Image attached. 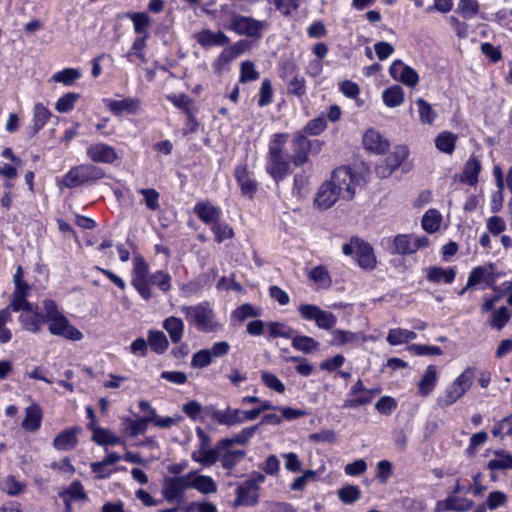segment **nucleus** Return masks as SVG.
<instances>
[{
    "label": "nucleus",
    "mask_w": 512,
    "mask_h": 512,
    "mask_svg": "<svg viewBox=\"0 0 512 512\" xmlns=\"http://www.w3.org/2000/svg\"><path fill=\"white\" fill-rule=\"evenodd\" d=\"M20 310H23L20 321L26 330L37 332L40 326L46 323L52 335H64V316L53 300L43 301V312L41 313L33 312L32 304L26 300Z\"/></svg>",
    "instance_id": "nucleus-1"
},
{
    "label": "nucleus",
    "mask_w": 512,
    "mask_h": 512,
    "mask_svg": "<svg viewBox=\"0 0 512 512\" xmlns=\"http://www.w3.org/2000/svg\"><path fill=\"white\" fill-rule=\"evenodd\" d=\"M181 311L188 323L199 332L213 333L220 327L216 314L208 302L182 306Z\"/></svg>",
    "instance_id": "nucleus-2"
},
{
    "label": "nucleus",
    "mask_w": 512,
    "mask_h": 512,
    "mask_svg": "<svg viewBox=\"0 0 512 512\" xmlns=\"http://www.w3.org/2000/svg\"><path fill=\"white\" fill-rule=\"evenodd\" d=\"M328 181L333 182L340 197L347 201L354 198L356 187L360 184L359 176L346 166L336 168Z\"/></svg>",
    "instance_id": "nucleus-3"
},
{
    "label": "nucleus",
    "mask_w": 512,
    "mask_h": 512,
    "mask_svg": "<svg viewBox=\"0 0 512 512\" xmlns=\"http://www.w3.org/2000/svg\"><path fill=\"white\" fill-rule=\"evenodd\" d=\"M475 379L472 367H467L446 389L444 396L438 399L441 406H451L462 398L471 388Z\"/></svg>",
    "instance_id": "nucleus-4"
},
{
    "label": "nucleus",
    "mask_w": 512,
    "mask_h": 512,
    "mask_svg": "<svg viewBox=\"0 0 512 512\" xmlns=\"http://www.w3.org/2000/svg\"><path fill=\"white\" fill-rule=\"evenodd\" d=\"M268 27L266 21H259L252 17L232 14L227 28L238 35L259 39L262 31Z\"/></svg>",
    "instance_id": "nucleus-5"
},
{
    "label": "nucleus",
    "mask_w": 512,
    "mask_h": 512,
    "mask_svg": "<svg viewBox=\"0 0 512 512\" xmlns=\"http://www.w3.org/2000/svg\"><path fill=\"white\" fill-rule=\"evenodd\" d=\"M301 317L305 320H313L320 329L330 330L337 322L336 316L314 304H301L298 307Z\"/></svg>",
    "instance_id": "nucleus-6"
},
{
    "label": "nucleus",
    "mask_w": 512,
    "mask_h": 512,
    "mask_svg": "<svg viewBox=\"0 0 512 512\" xmlns=\"http://www.w3.org/2000/svg\"><path fill=\"white\" fill-rule=\"evenodd\" d=\"M104 172L101 168L91 164L79 165L66 174V187H76L88 181L101 179Z\"/></svg>",
    "instance_id": "nucleus-7"
},
{
    "label": "nucleus",
    "mask_w": 512,
    "mask_h": 512,
    "mask_svg": "<svg viewBox=\"0 0 512 512\" xmlns=\"http://www.w3.org/2000/svg\"><path fill=\"white\" fill-rule=\"evenodd\" d=\"M341 198L339 191L334 188L333 182H323L314 197V207L320 211L331 208Z\"/></svg>",
    "instance_id": "nucleus-8"
},
{
    "label": "nucleus",
    "mask_w": 512,
    "mask_h": 512,
    "mask_svg": "<svg viewBox=\"0 0 512 512\" xmlns=\"http://www.w3.org/2000/svg\"><path fill=\"white\" fill-rule=\"evenodd\" d=\"M23 270L22 267L19 266L17 268V271L14 275V284H15V291L12 295V300L10 303V306L14 311H19L20 308L25 303V299L30 291V286L23 281Z\"/></svg>",
    "instance_id": "nucleus-9"
},
{
    "label": "nucleus",
    "mask_w": 512,
    "mask_h": 512,
    "mask_svg": "<svg viewBox=\"0 0 512 512\" xmlns=\"http://www.w3.org/2000/svg\"><path fill=\"white\" fill-rule=\"evenodd\" d=\"M474 503L472 500L457 495L449 494L446 499L438 501L436 503V511H457L466 512L473 507Z\"/></svg>",
    "instance_id": "nucleus-10"
},
{
    "label": "nucleus",
    "mask_w": 512,
    "mask_h": 512,
    "mask_svg": "<svg viewBox=\"0 0 512 512\" xmlns=\"http://www.w3.org/2000/svg\"><path fill=\"white\" fill-rule=\"evenodd\" d=\"M494 280L495 276L492 265L478 266L471 271L466 288H473L481 283L490 286L494 283Z\"/></svg>",
    "instance_id": "nucleus-11"
},
{
    "label": "nucleus",
    "mask_w": 512,
    "mask_h": 512,
    "mask_svg": "<svg viewBox=\"0 0 512 512\" xmlns=\"http://www.w3.org/2000/svg\"><path fill=\"white\" fill-rule=\"evenodd\" d=\"M87 154L94 162L113 163L117 159L114 148L104 143L91 145L87 149Z\"/></svg>",
    "instance_id": "nucleus-12"
},
{
    "label": "nucleus",
    "mask_w": 512,
    "mask_h": 512,
    "mask_svg": "<svg viewBox=\"0 0 512 512\" xmlns=\"http://www.w3.org/2000/svg\"><path fill=\"white\" fill-rule=\"evenodd\" d=\"M194 213L206 224H216L221 217V209L209 201H202L195 205Z\"/></svg>",
    "instance_id": "nucleus-13"
},
{
    "label": "nucleus",
    "mask_w": 512,
    "mask_h": 512,
    "mask_svg": "<svg viewBox=\"0 0 512 512\" xmlns=\"http://www.w3.org/2000/svg\"><path fill=\"white\" fill-rule=\"evenodd\" d=\"M234 175L241 188L242 194L247 195L249 198H253L257 191V183L250 178L247 167L243 165L237 166L235 168Z\"/></svg>",
    "instance_id": "nucleus-14"
},
{
    "label": "nucleus",
    "mask_w": 512,
    "mask_h": 512,
    "mask_svg": "<svg viewBox=\"0 0 512 512\" xmlns=\"http://www.w3.org/2000/svg\"><path fill=\"white\" fill-rule=\"evenodd\" d=\"M195 39L202 47L224 46L229 43V38L223 32H213L209 29L196 34Z\"/></svg>",
    "instance_id": "nucleus-15"
},
{
    "label": "nucleus",
    "mask_w": 512,
    "mask_h": 512,
    "mask_svg": "<svg viewBox=\"0 0 512 512\" xmlns=\"http://www.w3.org/2000/svg\"><path fill=\"white\" fill-rule=\"evenodd\" d=\"M356 260L360 267L367 270H372L376 266V258L373 252V248L366 242H356Z\"/></svg>",
    "instance_id": "nucleus-16"
},
{
    "label": "nucleus",
    "mask_w": 512,
    "mask_h": 512,
    "mask_svg": "<svg viewBox=\"0 0 512 512\" xmlns=\"http://www.w3.org/2000/svg\"><path fill=\"white\" fill-rule=\"evenodd\" d=\"M437 380V367L434 365L428 366L417 384L419 394L423 397H427L428 395H430L436 386Z\"/></svg>",
    "instance_id": "nucleus-17"
},
{
    "label": "nucleus",
    "mask_w": 512,
    "mask_h": 512,
    "mask_svg": "<svg viewBox=\"0 0 512 512\" xmlns=\"http://www.w3.org/2000/svg\"><path fill=\"white\" fill-rule=\"evenodd\" d=\"M212 418L220 425L235 426L243 423L242 410L227 408L225 410H215Z\"/></svg>",
    "instance_id": "nucleus-18"
},
{
    "label": "nucleus",
    "mask_w": 512,
    "mask_h": 512,
    "mask_svg": "<svg viewBox=\"0 0 512 512\" xmlns=\"http://www.w3.org/2000/svg\"><path fill=\"white\" fill-rule=\"evenodd\" d=\"M106 105L114 114H121L122 112L133 114L139 110L141 101L138 98H125L122 100H108Z\"/></svg>",
    "instance_id": "nucleus-19"
},
{
    "label": "nucleus",
    "mask_w": 512,
    "mask_h": 512,
    "mask_svg": "<svg viewBox=\"0 0 512 512\" xmlns=\"http://www.w3.org/2000/svg\"><path fill=\"white\" fill-rule=\"evenodd\" d=\"M162 495L168 503L181 502L185 497V493L174 477H167L164 479Z\"/></svg>",
    "instance_id": "nucleus-20"
},
{
    "label": "nucleus",
    "mask_w": 512,
    "mask_h": 512,
    "mask_svg": "<svg viewBox=\"0 0 512 512\" xmlns=\"http://www.w3.org/2000/svg\"><path fill=\"white\" fill-rule=\"evenodd\" d=\"M363 144L366 149L376 153H383L389 147V143L381 134L373 129L368 130L363 136Z\"/></svg>",
    "instance_id": "nucleus-21"
},
{
    "label": "nucleus",
    "mask_w": 512,
    "mask_h": 512,
    "mask_svg": "<svg viewBox=\"0 0 512 512\" xmlns=\"http://www.w3.org/2000/svg\"><path fill=\"white\" fill-rule=\"evenodd\" d=\"M427 280L433 283L444 282L450 284L456 277V270L454 268H443L439 266H433L427 269Z\"/></svg>",
    "instance_id": "nucleus-22"
},
{
    "label": "nucleus",
    "mask_w": 512,
    "mask_h": 512,
    "mask_svg": "<svg viewBox=\"0 0 512 512\" xmlns=\"http://www.w3.org/2000/svg\"><path fill=\"white\" fill-rule=\"evenodd\" d=\"M162 327L167 331L173 343H179L184 334V322L181 318L170 316L164 319Z\"/></svg>",
    "instance_id": "nucleus-23"
},
{
    "label": "nucleus",
    "mask_w": 512,
    "mask_h": 512,
    "mask_svg": "<svg viewBox=\"0 0 512 512\" xmlns=\"http://www.w3.org/2000/svg\"><path fill=\"white\" fill-rule=\"evenodd\" d=\"M191 458L194 462L201 464L204 467L215 464L220 458V452L217 447L197 449L191 453Z\"/></svg>",
    "instance_id": "nucleus-24"
},
{
    "label": "nucleus",
    "mask_w": 512,
    "mask_h": 512,
    "mask_svg": "<svg viewBox=\"0 0 512 512\" xmlns=\"http://www.w3.org/2000/svg\"><path fill=\"white\" fill-rule=\"evenodd\" d=\"M42 411L38 405H31L26 408V415L22 421L24 430L34 432L40 427Z\"/></svg>",
    "instance_id": "nucleus-25"
},
{
    "label": "nucleus",
    "mask_w": 512,
    "mask_h": 512,
    "mask_svg": "<svg viewBox=\"0 0 512 512\" xmlns=\"http://www.w3.org/2000/svg\"><path fill=\"white\" fill-rule=\"evenodd\" d=\"M256 491V489L250 487L248 483L245 481L236 489V504L246 506L256 505L258 502V494L256 493Z\"/></svg>",
    "instance_id": "nucleus-26"
},
{
    "label": "nucleus",
    "mask_w": 512,
    "mask_h": 512,
    "mask_svg": "<svg viewBox=\"0 0 512 512\" xmlns=\"http://www.w3.org/2000/svg\"><path fill=\"white\" fill-rule=\"evenodd\" d=\"M493 454L495 457L487 464L489 470L512 469V455L508 451L499 449L495 450Z\"/></svg>",
    "instance_id": "nucleus-27"
},
{
    "label": "nucleus",
    "mask_w": 512,
    "mask_h": 512,
    "mask_svg": "<svg viewBox=\"0 0 512 512\" xmlns=\"http://www.w3.org/2000/svg\"><path fill=\"white\" fill-rule=\"evenodd\" d=\"M457 135L450 131H443L435 138L436 148L448 155H451L456 146Z\"/></svg>",
    "instance_id": "nucleus-28"
},
{
    "label": "nucleus",
    "mask_w": 512,
    "mask_h": 512,
    "mask_svg": "<svg viewBox=\"0 0 512 512\" xmlns=\"http://www.w3.org/2000/svg\"><path fill=\"white\" fill-rule=\"evenodd\" d=\"M269 165L267 167V172L271 175V177L279 182L282 180L289 170V163L283 160L282 157L277 158H268Z\"/></svg>",
    "instance_id": "nucleus-29"
},
{
    "label": "nucleus",
    "mask_w": 512,
    "mask_h": 512,
    "mask_svg": "<svg viewBox=\"0 0 512 512\" xmlns=\"http://www.w3.org/2000/svg\"><path fill=\"white\" fill-rule=\"evenodd\" d=\"M481 168L480 161L474 156L470 157L464 166L462 181L467 182L469 185H475L478 182Z\"/></svg>",
    "instance_id": "nucleus-30"
},
{
    "label": "nucleus",
    "mask_w": 512,
    "mask_h": 512,
    "mask_svg": "<svg viewBox=\"0 0 512 512\" xmlns=\"http://www.w3.org/2000/svg\"><path fill=\"white\" fill-rule=\"evenodd\" d=\"M383 101L388 107H397L404 102V91L401 86L393 85L383 91Z\"/></svg>",
    "instance_id": "nucleus-31"
},
{
    "label": "nucleus",
    "mask_w": 512,
    "mask_h": 512,
    "mask_svg": "<svg viewBox=\"0 0 512 512\" xmlns=\"http://www.w3.org/2000/svg\"><path fill=\"white\" fill-rule=\"evenodd\" d=\"M292 346L303 353L309 354L319 349V342L314 338L304 335L292 336Z\"/></svg>",
    "instance_id": "nucleus-32"
},
{
    "label": "nucleus",
    "mask_w": 512,
    "mask_h": 512,
    "mask_svg": "<svg viewBox=\"0 0 512 512\" xmlns=\"http://www.w3.org/2000/svg\"><path fill=\"white\" fill-rule=\"evenodd\" d=\"M193 489H196L202 494H213L217 491V484L211 477L199 475L198 472L195 471Z\"/></svg>",
    "instance_id": "nucleus-33"
},
{
    "label": "nucleus",
    "mask_w": 512,
    "mask_h": 512,
    "mask_svg": "<svg viewBox=\"0 0 512 512\" xmlns=\"http://www.w3.org/2000/svg\"><path fill=\"white\" fill-rule=\"evenodd\" d=\"M416 336L417 335L414 331L401 329V328L391 329L387 335V342L390 345L395 346V345L406 343L410 340H414L416 338Z\"/></svg>",
    "instance_id": "nucleus-34"
},
{
    "label": "nucleus",
    "mask_w": 512,
    "mask_h": 512,
    "mask_svg": "<svg viewBox=\"0 0 512 512\" xmlns=\"http://www.w3.org/2000/svg\"><path fill=\"white\" fill-rule=\"evenodd\" d=\"M442 216L436 209L428 210L422 217V227L428 233L436 232L441 224Z\"/></svg>",
    "instance_id": "nucleus-35"
},
{
    "label": "nucleus",
    "mask_w": 512,
    "mask_h": 512,
    "mask_svg": "<svg viewBox=\"0 0 512 512\" xmlns=\"http://www.w3.org/2000/svg\"><path fill=\"white\" fill-rule=\"evenodd\" d=\"M93 440L100 445H116L121 443V438L114 435L110 430L100 427H92Z\"/></svg>",
    "instance_id": "nucleus-36"
},
{
    "label": "nucleus",
    "mask_w": 512,
    "mask_h": 512,
    "mask_svg": "<svg viewBox=\"0 0 512 512\" xmlns=\"http://www.w3.org/2000/svg\"><path fill=\"white\" fill-rule=\"evenodd\" d=\"M394 252L399 255L415 253L416 246L413 244V239L407 235H397L394 239Z\"/></svg>",
    "instance_id": "nucleus-37"
},
{
    "label": "nucleus",
    "mask_w": 512,
    "mask_h": 512,
    "mask_svg": "<svg viewBox=\"0 0 512 512\" xmlns=\"http://www.w3.org/2000/svg\"><path fill=\"white\" fill-rule=\"evenodd\" d=\"M148 344L156 353H163L169 345L166 335L161 331H150L148 334Z\"/></svg>",
    "instance_id": "nucleus-38"
},
{
    "label": "nucleus",
    "mask_w": 512,
    "mask_h": 512,
    "mask_svg": "<svg viewBox=\"0 0 512 512\" xmlns=\"http://www.w3.org/2000/svg\"><path fill=\"white\" fill-rule=\"evenodd\" d=\"M375 396L374 391H364L357 395H348L347 399L343 403L345 408H357L359 406L370 403Z\"/></svg>",
    "instance_id": "nucleus-39"
},
{
    "label": "nucleus",
    "mask_w": 512,
    "mask_h": 512,
    "mask_svg": "<svg viewBox=\"0 0 512 512\" xmlns=\"http://www.w3.org/2000/svg\"><path fill=\"white\" fill-rule=\"evenodd\" d=\"M246 456L245 450H227L222 454L221 464L224 469H233Z\"/></svg>",
    "instance_id": "nucleus-40"
},
{
    "label": "nucleus",
    "mask_w": 512,
    "mask_h": 512,
    "mask_svg": "<svg viewBox=\"0 0 512 512\" xmlns=\"http://www.w3.org/2000/svg\"><path fill=\"white\" fill-rule=\"evenodd\" d=\"M338 497L344 504H352L361 497V491L358 486L345 485L338 490Z\"/></svg>",
    "instance_id": "nucleus-41"
},
{
    "label": "nucleus",
    "mask_w": 512,
    "mask_h": 512,
    "mask_svg": "<svg viewBox=\"0 0 512 512\" xmlns=\"http://www.w3.org/2000/svg\"><path fill=\"white\" fill-rule=\"evenodd\" d=\"M268 332L270 338L282 337L292 339V336L294 335V330L281 322H270L268 324Z\"/></svg>",
    "instance_id": "nucleus-42"
},
{
    "label": "nucleus",
    "mask_w": 512,
    "mask_h": 512,
    "mask_svg": "<svg viewBox=\"0 0 512 512\" xmlns=\"http://www.w3.org/2000/svg\"><path fill=\"white\" fill-rule=\"evenodd\" d=\"M33 129L40 130L47 120L50 118V111L41 103H38L33 108Z\"/></svg>",
    "instance_id": "nucleus-43"
},
{
    "label": "nucleus",
    "mask_w": 512,
    "mask_h": 512,
    "mask_svg": "<svg viewBox=\"0 0 512 512\" xmlns=\"http://www.w3.org/2000/svg\"><path fill=\"white\" fill-rule=\"evenodd\" d=\"M510 314L506 307H500L499 309L492 312L490 319H489V325L492 328H495L497 330H501L509 321Z\"/></svg>",
    "instance_id": "nucleus-44"
},
{
    "label": "nucleus",
    "mask_w": 512,
    "mask_h": 512,
    "mask_svg": "<svg viewBox=\"0 0 512 512\" xmlns=\"http://www.w3.org/2000/svg\"><path fill=\"white\" fill-rule=\"evenodd\" d=\"M491 432L494 437H499L501 440L505 436L512 437V413L499 421Z\"/></svg>",
    "instance_id": "nucleus-45"
},
{
    "label": "nucleus",
    "mask_w": 512,
    "mask_h": 512,
    "mask_svg": "<svg viewBox=\"0 0 512 512\" xmlns=\"http://www.w3.org/2000/svg\"><path fill=\"white\" fill-rule=\"evenodd\" d=\"M416 103L418 105V111H419V116H420L421 122L424 124H428V125L433 124V122L436 118V113L432 109L431 105L427 101H425L423 98H419L416 101Z\"/></svg>",
    "instance_id": "nucleus-46"
},
{
    "label": "nucleus",
    "mask_w": 512,
    "mask_h": 512,
    "mask_svg": "<svg viewBox=\"0 0 512 512\" xmlns=\"http://www.w3.org/2000/svg\"><path fill=\"white\" fill-rule=\"evenodd\" d=\"M407 156L408 151L405 147H397L383 160L392 170L395 171L402 164V162L406 159Z\"/></svg>",
    "instance_id": "nucleus-47"
},
{
    "label": "nucleus",
    "mask_w": 512,
    "mask_h": 512,
    "mask_svg": "<svg viewBox=\"0 0 512 512\" xmlns=\"http://www.w3.org/2000/svg\"><path fill=\"white\" fill-rule=\"evenodd\" d=\"M309 278L321 287H328L331 284L329 272L326 267L322 265L313 268L309 273Z\"/></svg>",
    "instance_id": "nucleus-48"
},
{
    "label": "nucleus",
    "mask_w": 512,
    "mask_h": 512,
    "mask_svg": "<svg viewBox=\"0 0 512 512\" xmlns=\"http://www.w3.org/2000/svg\"><path fill=\"white\" fill-rule=\"evenodd\" d=\"M260 315V310L254 308L252 305L245 303L236 308L232 313V319L237 322H243L249 317H256Z\"/></svg>",
    "instance_id": "nucleus-49"
},
{
    "label": "nucleus",
    "mask_w": 512,
    "mask_h": 512,
    "mask_svg": "<svg viewBox=\"0 0 512 512\" xmlns=\"http://www.w3.org/2000/svg\"><path fill=\"white\" fill-rule=\"evenodd\" d=\"M212 363L211 353L208 349H200L192 355L191 367L196 369H204Z\"/></svg>",
    "instance_id": "nucleus-50"
},
{
    "label": "nucleus",
    "mask_w": 512,
    "mask_h": 512,
    "mask_svg": "<svg viewBox=\"0 0 512 512\" xmlns=\"http://www.w3.org/2000/svg\"><path fill=\"white\" fill-rule=\"evenodd\" d=\"M359 339V334L337 329L333 331L332 344L337 346H343L347 343L356 342Z\"/></svg>",
    "instance_id": "nucleus-51"
},
{
    "label": "nucleus",
    "mask_w": 512,
    "mask_h": 512,
    "mask_svg": "<svg viewBox=\"0 0 512 512\" xmlns=\"http://www.w3.org/2000/svg\"><path fill=\"white\" fill-rule=\"evenodd\" d=\"M288 135L283 133H277L269 144L268 158L282 157V146L287 141Z\"/></svg>",
    "instance_id": "nucleus-52"
},
{
    "label": "nucleus",
    "mask_w": 512,
    "mask_h": 512,
    "mask_svg": "<svg viewBox=\"0 0 512 512\" xmlns=\"http://www.w3.org/2000/svg\"><path fill=\"white\" fill-rule=\"evenodd\" d=\"M261 379L265 386L271 390H274L278 393H283L285 391L284 384L275 374L264 371L261 373Z\"/></svg>",
    "instance_id": "nucleus-53"
},
{
    "label": "nucleus",
    "mask_w": 512,
    "mask_h": 512,
    "mask_svg": "<svg viewBox=\"0 0 512 512\" xmlns=\"http://www.w3.org/2000/svg\"><path fill=\"white\" fill-rule=\"evenodd\" d=\"M150 419L151 422H153L157 427L170 428L173 425H176L182 419V417H160L156 414L154 409H150Z\"/></svg>",
    "instance_id": "nucleus-54"
},
{
    "label": "nucleus",
    "mask_w": 512,
    "mask_h": 512,
    "mask_svg": "<svg viewBox=\"0 0 512 512\" xmlns=\"http://www.w3.org/2000/svg\"><path fill=\"white\" fill-rule=\"evenodd\" d=\"M139 193L143 195L148 209L153 211L159 209V193L155 189L143 188L139 190Z\"/></svg>",
    "instance_id": "nucleus-55"
},
{
    "label": "nucleus",
    "mask_w": 512,
    "mask_h": 512,
    "mask_svg": "<svg viewBox=\"0 0 512 512\" xmlns=\"http://www.w3.org/2000/svg\"><path fill=\"white\" fill-rule=\"evenodd\" d=\"M212 231L215 234V240L218 243H222L226 239L234 237V230L228 224H215L212 227Z\"/></svg>",
    "instance_id": "nucleus-56"
},
{
    "label": "nucleus",
    "mask_w": 512,
    "mask_h": 512,
    "mask_svg": "<svg viewBox=\"0 0 512 512\" xmlns=\"http://www.w3.org/2000/svg\"><path fill=\"white\" fill-rule=\"evenodd\" d=\"M273 100V89L269 79H264L261 84L258 105L260 107L270 104Z\"/></svg>",
    "instance_id": "nucleus-57"
},
{
    "label": "nucleus",
    "mask_w": 512,
    "mask_h": 512,
    "mask_svg": "<svg viewBox=\"0 0 512 512\" xmlns=\"http://www.w3.org/2000/svg\"><path fill=\"white\" fill-rule=\"evenodd\" d=\"M150 422V416L138 420H128V428L130 429V435L135 437L144 434Z\"/></svg>",
    "instance_id": "nucleus-58"
},
{
    "label": "nucleus",
    "mask_w": 512,
    "mask_h": 512,
    "mask_svg": "<svg viewBox=\"0 0 512 512\" xmlns=\"http://www.w3.org/2000/svg\"><path fill=\"white\" fill-rule=\"evenodd\" d=\"M258 77L259 73L256 71L254 64L252 62L245 61L241 64V73L239 79L241 83L256 80Z\"/></svg>",
    "instance_id": "nucleus-59"
},
{
    "label": "nucleus",
    "mask_w": 512,
    "mask_h": 512,
    "mask_svg": "<svg viewBox=\"0 0 512 512\" xmlns=\"http://www.w3.org/2000/svg\"><path fill=\"white\" fill-rule=\"evenodd\" d=\"M399 81L406 86L415 87L419 82V75L413 68L406 65L401 71Z\"/></svg>",
    "instance_id": "nucleus-60"
},
{
    "label": "nucleus",
    "mask_w": 512,
    "mask_h": 512,
    "mask_svg": "<svg viewBox=\"0 0 512 512\" xmlns=\"http://www.w3.org/2000/svg\"><path fill=\"white\" fill-rule=\"evenodd\" d=\"M459 11L464 18H472L478 12V2L476 0H460Z\"/></svg>",
    "instance_id": "nucleus-61"
},
{
    "label": "nucleus",
    "mask_w": 512,
    "mask_h": 512,
    "mask_svg": "<svg viewBox=\"0 0 512 512\" xmlns=\"http://www.w3.org/2000/svg\"><path fill=\"white\" fill-rule=\"evenodd\" d=\"M396 406L395 399L389 396H383L375 403L376 410L385 415L390 414Z\"/></svg>",
    "instance_id": "nucleus-62"
},
{
    "label": "nucleus",
    "mask_w": 512,
    "mask_h": 512,
    "mask_svg": "<svg viewBox=\"0 0 512 512\" xmlns=\"http://www.w3.org/2000/svg\"><path fill=\"white\" fill-rule=\"evenodd\" d=\"M393 473L392 463L388 460H381L377 463V478L381 483H386Z\"/></svg>",
    "instance_id": "nucleus-63"
},
{
    "label": "nucleus",
    "mask_w": 512,
    "mask_h": 512,
    "mask_svg": "<svg viewBox=\"0 0 512 512\" xmlns=\"http://www.w3.org/2000/svg\"><path fill=\"white\" fill-rule=\"evenodd\" d=\"M131 20L133 22L134 29L138 34L145 33V29L150 23L149 16L144 12L132 14Z\"/></svg>",
    "instance_id": "nucleus-64"
}]
</instances>
